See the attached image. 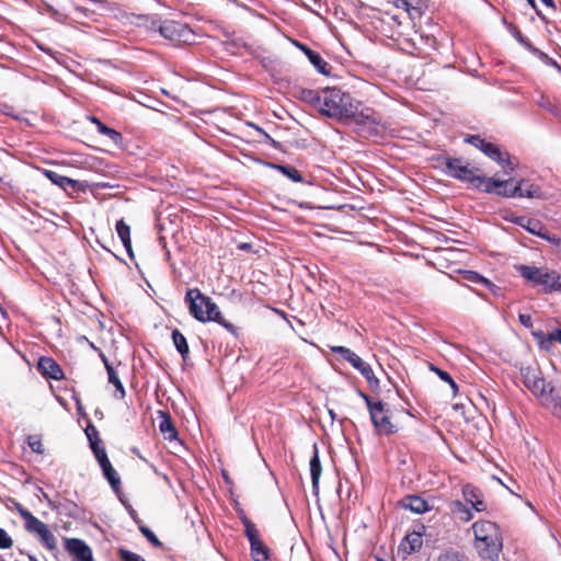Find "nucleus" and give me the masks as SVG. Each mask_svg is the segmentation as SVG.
I'll list each match as a JSON object with an SVG mask.
<instances>
[{
    "mask_svg": "<svg viewBox=\"0 0 561 561\" xmlns=\"http://www.w3.org/2000/svg\"><path fill=\"white\" fill-rule=\"evenodd\" d=\"M474 548L483 560L496 561L503 549V538L499 526L490 520H479L472 525Z\"/></svg>",
    "mask_w": 561,
    "mask_h": 561,
    "instance_id": "obj_4",
    "label": "nucleus"
},
{
    "mask_svg": "<svg viewBox=\"0 0 561 561\" xmlns=\"http://www.w3.org/2000/svg\"><path fill=\"white\" fill-rule=\"evenodd\" d=\"M514 37L516 38V41L522 44L526 49H528L530 53L539 56L542 60H546L548 59V55L542 53L541 50H539L538 48H536L535 46H533V44L529 42V39L527 37H525L520 31H515L514 32Z\"/></svg>",
    "mask_w": 561,
    "mask_h": 561,
    "instance_id": "obj_32",
    "label": "nucleus"
},
{
    "mask_svg": "<svg viewBox=\"0 0 561 561\" xmlns=\"http://www.w3.org/2000/svg\"><path fill=\"white\" fill-rule=\"evenodd\" d=\"M520 375L525 387L549 409L553 414L561 413V397L549 382L545 380L537 367L526 366L520 368Z\"/></svg>",
    "mask_w": 561,
    "mask_h": 561,
    "instance_id": "obj_2",
    "label": "nucleus"
},
{
    "mask_svg": "<svg viewBox=\"0 0 561 561\" xmlns=\"http://www.w3.org/2000/svg\"><path fill=\"white\" fill-rule=\"evenodd\" d=\"M118 556L122 561H146L141 556L125 548H119Z\"/></svg>",
    "mask_w": 561,
    "mask_h": 561,
    "instance_id": "obj_38",
    "label": "nucleus"
},
{
    "mask_svg": "<svg viewBox=\"0 0 561 561\" xmlns=\"http://www.w3.org/2000/svg\"><path fill=\"white\" fill-rule=\"evenodd\" d=\"M100 357H101L102 362L104 363L105 369L107 370V366H112L110 364L107 357L103 353L100 354Z\"/></svg>",
    "mask_w": 561,
    "mask_h": 561,
    "instance_id": "obj_54",
    "label": "nucleus"
},
{
    "mask_svg": "<svg viewBox=\"0 0 561 561\" xmlns=\"http://www.w3.org/2000/svg\"><path fill=\"white\" fill-rule=\"evenodd\" d=\"M444 171L447 175L459 181L470 183L474 188L483 191L488 178L479 174L478 168H470L469 163H465L459 158H445Z\"/></svg>",
    "mask_w": 561,
    "mask_h": 561,
    "instance_id": "obj_6",
    "label": "nucleus"
},
{
    "mask_svg": "<svg viewBox=\"0 0 561 561\" xmlns=\"http://www.w3.org/2000/svg\"><path fill=\"white\" fill-rule=\"evenodd\" d=\"M493 160L501 165L505 174L512 173L516 167L512 161L511 156L507 152L503 153L501 149L499 150V158Z\"/></svg>",
    "mask_w": 561,
    "mask_h": 561,
    "instance_id": "obj_33",
    "label": "nucleus"
},
{
    "mask_svg": "<svg viewBox=\"0 0 561 561\" xmlns=\"http://www.w3.org/2000/svg\"><path fill=\"white\" fill-rule=\"evenodd\" d=\"M329 413H330L331 419L334 420L335 419L334 412L332 410H330Z\"/></svg>",
    "mask_w": 561,
    "mask_h": 561,
    "instance_id": "obj_59",
    "label": "nucleus"
},
{
    "mask_svg": "<svg viewBox=\"0 0 561 561\" xmlns=\"http://www.w3.org/2000/svg\"><path fill=\"white\" fill-rule=\"evenodd\" d=\"M467 516L465 517V520H470L472 518L470 512L466 511Z\"/></svg>",
    "mask_w": 561,
    "mask_h": 561,
    "instance_id": "obj_56",
    "label": "nucleus"
},
{
    "mask_svg": "<svg viewBox=\"0 0 561 561\" xmlns=\"http://www.w3.org/2000/svg\"><path fill=\"white\" fill-rule=\"evenodd\" d=\"M438 561H461L459 556L454 552H447L439 557Z\"/></svg>",
    "mask_w": 561,
    "mask_h": 561,
    "instance_id": "obj_47",
    "label": "nucleus"
},
{
    "mask_svg": "<svg viewBox=\"0 0 561 561\" xmlns=\"http://www.w3.org/2000/svg\"><path fill=\"white\" fill-rule=\"evenodd\" d=\"M151 27L158 30L161 36L172 42H187L192 35V31L186 24L172 20L160 23L153 21Z\"/></svg>",
    "mask_w": 561,
    "mask_h": 561,
    "instance_id": "obj_7",
    "label": "nucleus"
},
{
    "mask_svg": "<svg viewBox=\"0 0 561 561\" xmlns=\"http://www.w3.org/2000/svg\"><path fill=\"white\" fill-rule=\"evenodd\" d=\"M422 533L412 531L405 536L404 541L401 543V547L404 552L411 554L419 551L422 548Z\"/></svg>",
    "mask_w": 561,
    "mask_h": 561,
    "instance_id": "obj_20",
    "label": "nucleus"
},
{
    "mask_svg": "<svg viewBox=\"0 0 561 561\" xmlns=\"http://www.w3.org/2000/svg\"><path fill=\"white\" fill-rule=\"evenodd\" d=\"M139 530L153 547L159 548L162 546V542L158 539V537L153 534V531L149 527H147L145 525H139Z\"/></svg>",
    "mask_w": 561,
    "mask_h": 561,
    "instance_id": "obj_36",
    "label": "nucleus"
},
{
    "mask_svg": "<svg viewBox=\"0 0 561 561\" xmlns=\"http://www.w3.org/2000/svg\"><path fill=\"white\" fill-rule=\"evenodd\" d=\"M185 302L188 305L190 313L197 321L203 323L214 321L224 327L231 334H238V328L227 321L211 298L202 294L198 288L187 289Z\"/></svg>",
    "mask_w": 561,
    "mask_h": 561,
    "instance_id": "obj_1",
    "label": "nucleus"
},
{
    "mask_svg": "<svg viewBox=\"0 0 561 561\" xmlns=\"http://www.w3.org/2000/svg\"><path fill=\"white\" fill-rule=\"evenodd\" d=\"M331 351L340 354L348 363L356 355L353 351H351L350 348H347L345 346H332Z\"/></svg>",
    "mask_w": 561,
    "mask_h": 561,
    "instance_id": "obj_40",
    "label": "nucleus"
},
{
    "mask_svg": "<svg viewBox=\"0 0 561 561\" xmlns=\"http://www.w3.org/2000/svg\"><path fill=\"white\" fill-rule=\"evenodd\" d=\"M92 428H94V427L93 426H91V427L89 426L87 428L85 433H87V436H88L89 439H90V436H91L95 440V435H94V432H93Z\"/></svg>",
    "mask_w": 561,
    "mask_h": 561,
    "instance_id": "obj_55",
    "label": "nucleus"
},
{
    "mask_svg": "<svg viewBox=\"0 0 561 561\" xmlns=\"http://www.w3.org/2000/svg\"><path fill=\"white\" fill-rule=\"evenodd\" d=\"M161 421L159 424V430L162 433L163 437L168 440L176 439L178 431L172 423L170 415L165 412L160 411Z\"/></svg>",
    "mask_w": 561,
    "mask_h": 561,
    "instance_id": "obj_23",
    "label": "nucleus"
},
{
    "mask_svg": "<svg viewBox=\"0 0 561 561\" xmlns=\"http://www.w3.org/2000/svg\"><path fill=\"white\" fill-rule=\"evenodd\" d=\"M403 5L409 10V2L407 0H402Z\"/></svg>",
    "mask_w": 561,
    "mask_h": 561,
    "instance_id": "obj_58",
    "label": "nucleus"
},
{
    "mask_svg": "<svg viewBox=\"0 0 561 561\" xmlns=\"http://www.w3.org/2000/svg\"><path fill=\"white\" fill-rule=\"evenodd\" d=\"M322 90H311V89H302L299 92V98L304 102L309 103L314 110L319 111L321 103Z\"/></svg>",
    "mask_w": 561,
    "mask_h": 561,
    "instance_id": "obj_26",
    "label": "nucleus"
},
{
    "mask_svg": "<svg viewBox=\"0 0 561 561\" xmlns=\"http://www.w3.org/2000/svg\"><path fill=\"white\" fill-rule=\"evenodd\" d=\"M116 232L128 255L133 257L134 253L131 249L130 227L124 221V219H121L116 222Z\"/></svg>",
    "mask_w": 561,
    "mask_h": 561,
    "instance_id": "obj_22",
    "label": "nucleus"
},
{
    "mask_svg": "<svg viewBox=\"0 0 561 561\" xmlns=\"http://www.w3.org/2000/svg\"><path fill=\"white\" fill-rule=\"evenodd\" d=\"M102 470H103V474L104 477L107 479V481L110 482L111 486L114 489V490H117L119 484H121V479L116 472V470L112 467L110 460L100 465Z\"/></svg>",
    "mask_w": 561,
    "mask_h": 561,
    "instance_id": "obj_29",
    "label": "nucleus"
},
{
    "mask_svg": "<svg viewBox=\"0 0 561 561\" xmlns=\"http://www.w3.org/2000/svg\"><path fill=\"white\" fill-rule=\"evenodd\" d=\"M45 176L51 182L54 183L55 185L61 187V188H66L67 186H71V187H77L78 186V181L76 180H72L70 178H67V176H64V175H60L58 174L57 172L55 171H50V170H45L44 172Z\"/></svg>",
    "mask_w": 561,
    "mask_h": 561,
    "instance_id": "obj_25",
    "label": "nucleus"
},
{
    "mask_svg": "<svg viewBox=\"0 0 561 561\" xmlns=\"http://www.w3.org/2000/svg\"><path fill=\"white\" fill-rule=\"evenodd\" d=\"M430 369L434 371L443 381H451V376L447 371L434 366L433 364H430Z\"/></svg>",
    "mask_w": 561,
    "mask_h": 561,
    "instance_id": "obj_42",
    "label": "nucleus"
},
{
    "mask_svg": "<svg viewBox=\"0 0 561 561\" xmlns=\"http://www.w3.org/2000/svg\"><path fill=\"white\" fill-rule=\"evenodd\" d=\"M38 541L43 547L48 549L49 551H54L57 549V539L54 534L49 530L48 526H46L38 535H36Z\"/></svg>",
    "mask_w": 561,
    "mask_h": 561,
    "instance_id": "obj_28",
    "label": "nucleus"
},
{
    "mask_svg": "<svg viewBox=\"0 0 561 561\" xmlns=\"http://www.w3.org/2000/svg\"><path fill=\"white\" fill-rule=\"evenodd\" d=\"M107 375L108 382L115 387L116 391L119 393V398L123 399L125 397V389L113 366H107Z\"/></svg>",
    "mask_w": 561,
    "mask_h": 561,
    "instance_id": "obj_34",
    "label": "nucleus"
},
{
    "mask_svg": "<svg viewBox=\"0 0 561 561\" xmlns=\"http://www.w3.org/2000/svg\"><path fill=\"white\" fill-rule=\"evenodd\" d=\"M541 239L547 240L548 242L554 244V245H561V238H558L556 236H551L546 228L542 230V236H539Z\"/></svg>",
    "mask_w": 561,
    "mask_h": 561,
    "instance_id": "obj_43",
    "label": "nucleus"
},
{
    "mask_svg": "<svg viewBox=\"0 0 561 561\" xmlns=\"http://www.w3.org/2000/svg\"><path fill=\"white\" fill-rule=\"evenodd\" d=\"M545 5H547L548 8L552 9L553 11L557 10V5H556V2L554 0H540Z\"/></svg>",
    "mask_w": 561,
    "mask_h": 561,
    "instance_id": "obj_52",
    "label": "nucleus"
},
{
    "mask_svg": "<svg viewBox=\"0 0 561 561\" xmlns=\"http://www.w3.org/2000/svg\"><path fill=\"white\" fill-rule=\"evenodd\" d=\"M541 195V190L537 185L530 184L526 188L522 187V197L540 198Z\"/></svg>",
    "mask_w": 561,
    "mask_h": 561,
    "instance_id": "obj_37",
    "label": "nucleus"
},
{
    "mask_svg": "<svg viewBox=\"0 0 561 561\" xmlns=\"http://www.w3.org/2000/svg\"><path fill=\"white\" fill-rule=\"evenodd\" d=\"M171 337L176 351L180 353L183 360H186L190 354V347L186 337L181 333L179 329H174L172 331Z\"/></svg>",
    "mask_w": 561,
    "mask_h": 561,
    "instance_id": "obj_24",
    "label": "nucleus"
},
{
    "mask_svg": "<svg viewBox=\"0 0 561 561\" xmlns=\"http://www.w3.org/2000/svg\"><path fill=\"white\" fill-rule=\"evenodd\" d=\"M518 320H519V322H520L525 328H531V327H533V319H531V316H530V314L520 313V314L518 316Z\"/></svg>",
    "mask_w": 561,
    "mask_h": 561,
    "instance_id": "obj_46",
    "label": "nucleus"
},
{
    "mask_svg": "<svg viewBox=\"0 0 561 561\" xmlns=\"http://www.w3.org/2000/svg\"><path fill=\"white\" fill-rule=\"evenodd\" d=\"M468 502L472 505V507L477 512H482V511H484L486 508L485 503L482 500H480V499L473 500L471 497H468Z\"/></svg>",
    "mask_w": 561,
    "mask_h": 561,
    "instance_id": "obj_44",
    "label": "nucleus"
},
{
    "mask_svg": "<svg viewBox=\"0 0 561 561\" xmlns=\"http://www.w3.org/2000/svg\"><path fill=\"white\" fill-rule=\"evenodd\" d=\"M23 519L25 522V529L35 536L38 535L47 526L32 513L23 514Z\"/></svg>",
    "mask_w": 561,
    "mask_h": 561,
    "instance_id": "obj_27",
    "label": "nucleus"
},
{
    "mask_svg": "<svg viewBox=\"0 0 561 561\" xmlns=\"http://www.w3.org/2000/svg\"><path fill=\"white\" fill-rule=\"evenodd\" d=\"M296 47H298L309 59V61L313 65V67L322 75H330L331 67L328 62L316 51L309 48L307 45L295 42Z\"/></svg>",
    "mask_w": 561,
    "mask_h": 561,
    "instance_id": "obj_13",
    "label": "nucleus"
},
{
    "mask_svg": "<svg viewBox=\"0 0 561 561\" xmlns=\"http://www.w3.org/2000/svg\"><path fill=\"white\" fill-rule=\"evenodd\" d=\"M319 112L328 117L336 119H354L358 112V105L354 99L337 88L322 89Z\"/></svg>",
    "mask_w": 561,
    "mask_h": 561,
    "instance_id": "obj_3",
    "label": "nucleus"
},
{
    "mask_svg": "<svg viewBox=\"0 0 561 561\" xmlns=\"http://www.w3.org/2000/svg\"><path fill=\"white\" fill-rule=\"evenodd\" d=\"M526 1L537 12L538 16L543 20L545 18L541 15L540 11L537 9L536 1L535 0H526Z\"/></svg>",
    "mask_w": 561,
    "mask_h": 561,
    "instance_id": "obj_51",
    "label": "nucleus"
},
{
    "mask_svg": "<svg viewBox=\"0 0 561 561\" xmlns=\"http://www.w3.org/2000/svg\"><path fill=\"white\" fill-rule=\"evenodd\" d=\"M369 415L376 433L379 435H391L397 432L396 426L390 421L389 410L381 401H376L374 407H370Z\"/></svg>",
    "mask_w": 561,
    "mask_h": 561,
    "instance_id": "obj_9",
    "label": "nucleus"
},
{
    "mask_svg": "<svg viewBox=\"0 0 561 561\" xmlns=\"http://www.w3.org/2000/svg\"><path fill=\"white\" fill-rule=\"evenodd\" d=\"M518 273L534 286H541L546 294L561 289V274L547 267H537L530 265H518Z\"/></svg>",
    "mask_w": 561,
    "mask_h": 561,
    "instance_id": "obj_5",
    "label": "nucleus"
},
{
    "mask_svg": "<svg viewBox=\"0 0 561 561\" xmlns=\"http://www.w3.org/2000/svg\"><path fill=\"white\" fill-rule=\"evenodd\" d=\"M13 546L12 538L8 535V533L0 528V549H10Z\"/></svg>",
    "mask_w": 561,
    "mask_h": 561,
    "instance_id": "obj_41",
    "label": "nucleus"
},
{
    "mask_svg": "<svg viewBox=\"0 0 561 561\" xmlns=\"http://www.w3.org/2000/svg\"><path fill=\"white\" fill-rule=\"evenodd\" d=\"M377 561H392V560H385V559H381V558H377Z\"/></svg>",
    "mask_w": 561,
    "mask_h": 561,
    "instance_id": "obj_60",
    "label": "nucleus"
},
{
    "mask_svg": "<svg viewBox=\"0 0 561 561\" xmlns=\"http://www.w3.org/2000/svg\"><path fill=\"white\" fill-rule=\"evenodd\" d=\"M513 180H495L488 178L486 183L483 187V192L489 194H496L503 197H522V184L525 183L520 180L515 186H512Z\"/></svg>",
    "mask_w": 561,
    "mask_h": 561,
    "instance_id": "obj_10",
    "label": "nucleus"
},
{
    "mask_svg": "<svg viewBox=\"0 0 561 561\" xmlns=\"http://www.w3.org/2000/svg\"><path fill=\"white\" fill-rule=\"evenodd\" d=\"M92 430L95 435V440L90 436V446H91V449L93 450V454H94L95 458L98 459L99 463L102 465V463L108 461V458H107L105 448L100 446V444H99L100 439L98 437L96 430L95 428H92Z\"/></svg>",
    "mask_w": 561,
    "mask_h": 561,
    "instance_id": "obj_30",
    "label": "nucleus"
},
{
    "mask_svg": "<svg viewBox=\"0 0 561 561\" xmlns=\"http://www.w3.org/2000/svg\"><path fill=\"white\" fill-rule=\"evenodd\" d=\"M65 548L73 557V561H93L91 548L81 539L66 538Z\"/></svg>",
    "mask_w": 561,
    "mask_h": 561,
    "instance_id": "obj_11",
    "label": "nucleus"
},
{
    "mask_svg": "<svg viewBox=\"0 0 561 561\" xmlns=\"http://www.w3.org/2000/svg\"><path fill=\"white\" fill-rule=\"evenodd\" d=\"M76 10L79 11V12H85L87 10L83 9L82 7H76Z\"/></svg>",
    "mask_w": 561,
    "mask_h": 561,
    "instance_id": "obj_57",
    "label": "nucleus"
},
{
    "mask_svg": "<svg viewBox=\"0 0 561 561\" xmlns=\"http://www.w3.org/2000/svg\"><path fill=\"white\" fill-rule=\"evenodd\" d=\"M322 467L319 458V449L317 444H313V454L310 458V476L312 482V490L317 494L319 491V480L321 477Z\"/></svg>",
    "mask_w": 561,
    "mask_h": 561,
    "instance_id": "obj_17",
    "label": "nucleus"
},
{
    "mask_svg": "<svg viewBox=\"0 0 561 561\" xmlns=\"http://www.w3.org/2000/svg\"><path fill=\"white\" fill-rule=\"evenodd\" d=\"M256 129H257V131H259V133H261V134L264 136V138H265L267 141H271V142H272V145H273L274 147H276V141H275L273 138H271V136H270L267 133H265V131H264L262 128H260V127H257Z\"/></svg>",
    "mask_w": 561,
    "mask_h": 561,
    "instance_id": "obj_49",
    "label": "nucleus"
},
{
    "mask_svg": "<svg viewBox=\"0 0 561 561\" xmlns=\"http://www.w3.org/2000/svg\"><path fill=\"white\" fill-rule=\"evenodd\" d=\"M90 121L96 126V129L100 134L108 137L113 144L121 145L123 141V136L117 130L106 126L99 118L92 116Z\"/></svg>",
    "mask_w": 561,
    "mask_h": 561,
    "instance_id": "obj_21",
    "label": "nucleus"
},
{
    "mask_svg": "<svg viewBox=\"0 0 561 561\" xmlns=\"http://www.w3.org/2000/svg\"><path fill=\"white\" fill-rule=\"evenodd\" d=\"M358 394L366 402L368 410H370V407H374V404H376V401H373L371 398L369 396H367L366 393L359 391Z\"/></svg>",
    "mask_w": 561,
    "mask_h": 561,
    "instance_id": "obj_48",
    "label": "nucleus"
},
{
    "mask_svg": "<svg viewBox=\"0 0 561 561\" xmlns=\"http://www.w3.org/2000/svg\"><path fill=\"white\" fill-rule=\"evenodd\" d=\"M402 507L416 514L425 513L430 510L428 503L417 495H409L401 501Z\"/></svg>",
    "mask_w": 561,
    "mask_h": 561,
    "instance_id": "obj_19",
    "label": "nucleus"
},
{
    "mask_svg": "<svg viewBox=\"0 0 561 561\" xmlns=\"http://www.w3.org/2000/svg\"><path fill=\"white\" fill-rule=\"evenodd\" d=\"M466 273H467L466 279H468L469 282L483 285L486 288H492L493 284L485 277L478 274L477 272L468 271Z\"/></svg>",
    "mask_w": 561,
    "mask_h": 561,
    "instance_id": "obj_35",
    "label": "nucleus"
},
{
    "mask_svg": "<svg viewBox=\"0 0 561 561\" xmlns=\"http://www.w3.org/2000/svg\"><path fill=\"white\" fill-rule=\"evenodd\" d=\"M531 334L541 350L549 351L554 342L561 344V329H556L548 334L538 330L533 331Z\"/></svg>",
    "mask_w": 561,
    "mask_h": 561,
    "instance_id": "obj_14",
    "label": "nucleus"
},
{
    "mask_svg": "<svg viewBox=\"0 0 561 561\" xmlns=\"http://www.w3.org/2000/svg\"><path fill=\"white\" fill-rule=\"evenodd\" d=\"M463 496L467 501H468V497H471L473 500L479 499V494H478L477 490L470 485H466L463 488Z\"/></svg>",
    "mask_w": 561,
    "mask_h": 561,
    "instance_id": "obj_45",
    "label": "nucleus"
},
{
    "mask_svg": "<svg viewBox=\"0 0 561 561\" xmlns=\"http://www.w3.org/2000/svg\"><path fill=\"white\" fill-rule=\"evenodd\" d=\"M247 248H248V244H245V243L241 245V249H247Z\"/></svg>",
    "mask_w": 561,
    "mask_h": 561,
    "instance_id": "obj_61",
    "label": "nucleus"
},
{
    "mask_svg": "<svg viewBox=\"0 0 561 561\" xmlns=\"http://www.w3.org/2000/svg\"><path fill=\"white\" fill-rule=\"evenodd\" d=\"M350 364L366 378L367 382L371 387H376L379 383V380L376 378L370 365L365 363L357 354L352 358Z\"/></svg>",
    "mask_w": 561,
    "mask_h": 561,
    "instance_id": "obj_18",
    "label": "nucleus"
},
{
    "mask_svg": "<svg viewBox=\"0 0 561 561\" xmlns=\"http://www.w3.org/2000/svg\"><path fill=\"white\" fill-rule=\"evenodd\" d=\"M14 507L22 518H23V514L31 513L30 511L25 510L20 503H15Z\"/></svg>",
    "mask_w": 561,
    "mask_h": 561,
    "instance_id": "obj_50",
    "label": "nucleus"
},
{
    "mask_svg": "<svg viewBox=\"0 0 561 561\" xmlns=\"http://www.w3.org/2000/svg\"><path fill=\"white\" fill-rule=\"evenodd\" d=\"M467 141L469 144H471L472 146H474L476 148L480 149L490 159L499 158L500 148L496 145L489 142L485 139L481 138L479 135L470 136L467 139Z\"/></svg>",
    "mask_w": 561,
    "mask_h": 561,
    "instance_id": "obj_16",
    "label": "nucleus"
},
{
    "mask_svg": "<svg viewBox=\"0 0 561 561\" xmlns=\"http://www.w3.org/2000/svg\"><path fill=\"white\" fill-rule=\"evenodd\" d=\"M27 444L34 453L44 454V446L38 436L30 435L27 438Z\"/></svg>",
    "mask_w": 561,
    "mask_h": 561,
    "instance_id": "obj_39",
    "label": "nucleus"
},
{
    "mask_svg": "<svg viewBox=\"0 0 561 561\" xmlns=\"http://www.w3.org/2000/svg\"><path fill=\"white\" fill-rule=\"evenodd\" d=\"M447 382L450 385V387H451V389H453V392H454V396H456V394H457V392H458V386H457V383L455 382V380H454L453 378H451V381H447Z\"/></svg>",
    "mask_w": 561,
    "mask_h": 561,
    "instance_id": "obj_53",
    "label": "nucleus"
},
{
    "mask_svg": "<svg viewBox=\"0 0 561 561\" xmlns=\"http://www.w3.org/2000/svg\"><path fill=\"white\" fill-rule=\"evenodd\" d=\"M271 167L277 171H279L282 174L290 179L293 182H302V176L300 172L291 167V165H284V164H271Z\"/></svg>",
    "mask_w": 561,
    "mask_h": 561,
    "instance_id": "obj_31",
    "label": "nucleus"
},
{
    "mask_svg": "<svg viewBox=\"0 0 561 561\" xmlns=\"http://www.w3.org/2000/svg\"><path fill=\"white\" fill-rule=\"evenodd\" d=\"M37 370L44 377L51 378L55 380H60L65 377L61 367L51 357H41L37 363Z\"/></svg>",
    "mask_w": 561,
    "mask_h": 561,
    "instance_id": "obj_12",
    "label": "nucleus"
},
{
    "mask_svg": "<svg viewBox=\"0 0 561 561\" xmlns=\"http://www.w3.org/2000/svg\"><path fill=\"white\" fill-rule=\"evenodd\" d=\"M242 524L244 526V533L247 538L250 541L251 553L255 561H266L268 560V549L260 539L259 530L254 523H252L245 515L241 517Z\"/></svg>",
    "mask_w": 561,
    "mask_h": 561,
    "instance_id": "obj_8",
    "label": "nucleus"
},
{
    "mask_svg": "<svg viewBox=\"0 0 561 561\" xmlns=\"http://www.w3.org/2000/svg\"><path fill=\"white\" fill-rule=\"evenodd\" d=\"M511 221L513 224L524 228L525 230H527L531 234H535V236H538V237L542 236V230H543L545 226L538 219L529 218V217H526V216H516V217H513L511 219Z\"/></svg>",
    "mask_w": 561,
    "mask_h": 561,
    "instance_id": "obj_15",
    "label": "nucleus"
}]
</instances>
